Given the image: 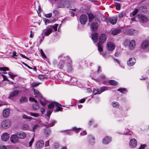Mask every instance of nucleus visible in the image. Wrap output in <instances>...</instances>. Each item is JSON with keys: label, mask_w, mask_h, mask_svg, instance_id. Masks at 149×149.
<instances>
[{"label": "nucleus", "mask_w": 149, "mask_h": 149, "mask_svg": "<svg viewBox=\"0 0 149 149\" xmlns=\"http://www.w3.org/2000/svg\"><path fill=\"white\" fill-rule=\"evenodd\" d=\"M107 36L104 33H102L99 36V41L97 44L98 50L99 52H101L102 50V43L104 42L106 40Z\"/></svg>", "instance_id": "obj_1"}, {"label": "nucleus", "mask_w": 149, "mask_h": 149, "mask_svg": "<svg viewBox=\"0 0 149 149\" xmlns=\"http://www.w3.org/2000/svg\"><path fill=\"white\" fill-rule=\"evenodd\" d=\"M54 105L57 107L56 109L54 110L55 112L61 111L62 110V108L60 107L61 106V105L56 102H51L47 105V106L49 109H53Z\"/></svg>", "instance_id": "obj_2"}, {"label": "nucleus", "mask_w": 149, "mask_h": 149, "mask_svg": "<svg viewBox=\"0 0 149 149\" xmlns=\"http://www.w3.org/2000/svg\"><path fill=\"white\" fill-rule=\"evenodd\" d=\"M69 4V2L67 0H61L58 5L59 8H62L67 7Z\"/></svg>", "instance_id": "obj_3"}, {"label": "nucleus", "mask_w": 149, "mask_h": 149, "mask_svg": "<svg viewBox=\"0 0 149 149\" xmlns=\"http://www.w3.org/2000/svg\"><path fill=\"white\" fill-rule=\"evenodd\" d=\"M68 59V61L69 62H68L66 63L65 67L67 68V71L70 72L72 71V69L71 64L72 61L71 59L69 58L68 56L67 57Z\"/></svg>", "instance_id": "obj_4"}, {"label": "nucleus", "mask_w": 149, "mask_h": 149, "mask_svg": "<svg viewBox=\"0 0 149 149\" xmlns=\"http://www.w3.org/2000/svg\"><path fill=\"white\" fill-rule=\"evenodd\" d=\"M53 31L52 28L50 27V26L47 27L46 29L44 30L42 32L44 34L45 36H49Z\"/></svg>", "instance_id": "obj_5"}, {"label": "nucleus", "mask_w": 149, "mask_h": 149, "mask_svg": "<svg viewBox=\"0 0 149 149\" xmlns=\"http://www.w3.org/2000/svg\"><path fill=\"white\" fill-rule=\"evenodd\" d=\"M10 122L9 120H6L2 122L1 126L3 129H7L10 126Z\"/></svg>", "instance_id": "obj_6"}, {"label": "nucleus", "mask_w": 149, "mask_h": 149, "mask_svg": "<svg viewBox=\"0 0 149 149\" xmlns=\"http://www.w3.org/2000/svg\"><path fill=\"white\" fill-rule=\"evenodd\" d=\"M87 17L86 15L82 14L80 16L79 20L80 23L82 24H85L87 22Z\"/></svg>", "instance_id": "obj_7"}, {"label": "nucleus", "mask_w": 149, "mask_h": 149, "mask_svg": "<svg viewBox=\"0 0 149 149\" xmlns=\"http://www.w3.org/2000/svg\"><path fill=\"white\" fill-rule=\"evenodd\" d=\"M139 18V21L140 23H144L148 21V19L147 17L143 16L141 15H138L137 16Z\"/></svg>", "instance_id": "obj_8"}, {"label": "nucleus", "mask_w": 149, "mask_h": 149, "mask_svg": "<svg viewBox=\"0 0 149 149\" xmlns=\"http://www.w3.org/2000/svg\"><path fill=\"white\" fill-rule=\"evenodd\" d=\"M11 141L13 143H16L19 141V138L16 135L13 134L10 138Z\"/></svg>", "instance_id": "obj_9"}, {"label": "nucleus", "mask_w": 149, "mask_h": 149, "mask_svg": "<svg viewBox=\"0 0 149 149\" xmlns=\"http://www.w3.org/2000/svg\"><path fill=\"white\" fill-rule=\"evenodd\" d=\"M107 48L109 51L113 50L115 48L114 44L112 42H109L107 44Z\"/></svg>", "instance_id": "obj_10"}, {"label": "nucleus", "mask_w": 149, "mask_h": 149, "mask_svg": "<svg viewBox=\"0 0 149 149\" xmlns=\"http://www.w3.org/2000/svg\"><path fill=\"white\" fill-rule=\"evenodd\" d=\"M44 144V141L40 140L37 141L35 144V147L37 148L40 149L43 146Z\"/></svg>", "instance_id": "obj_11"}, {"label": "nucleus", "mask_w": 149, "mask_h": 149, "mask_svg": "<svg viewBox=\"0 0 149 149\" xmlns=\"http://www.w3.org/2000/svg\"><path fill=\"white\" fill-rule=\"evenodd\" d=\"M9 134L7 133H4L1 136V139L4 141H7L9 138Z\"/></svg>", "instance_id": "obj_12"}, {"label": "nucleus", "mask_w": 149, "mask_h": 149, "mask_svg": "<svg viewBox=\"0 0 149 149\" xmlns=\"http://www.w3.org/2000/svg\"><path fill=\"white\" fill-rule=\"evenodd\" d=\"M17 135L19 139H24L26 137V134L23 132H17Z\"/></svg>", "instance_id": "obj_13"}, {"label": "nucleus", "mask_w": 149, "mask_h": 149, "mask_svg": "<svg viewBox=\"0 0 149 149\" xmlns=\"http://www.w3.org/2000/svg\"><path fill=\"white\" fill-rule=\"evenodd\" d=\"M137 143V141L135 139H132L130 140V145L131 147L134 148L136 146Z\"/></svg>", "instance_id": "obj_14"}, {"label": "nucleus", "mask_w": 149, "mask_h": 149, "mask_svg": "<svg viewBox=\"0 0 149 149\" xmlns=\"http://www.w3.org/2000/svg\"><path fill=\"white\" fill-rule=\"evenodd\" d=\"M136 62V60L134 58H130L127 61V65L129 66H132Z\"/></svg>", "instance_id": "obj_15"}, {"label": "nucleus", "mask_w": 149, "mask_h": 149, "mask_svg": "<svg viewBox=\"0 0 149 149\" xmlns=\"http://www.w3.org/2000/svg\"><path fill=\"white\" fill-rule=\"evenodd\" d=\"M56 123V122L55 121L52 120L51 121L50 124L48 123H45L43 125L47 128L51 127L54 126Z\"/></svg>", "instance_id": "obj_16"}, {"label": "nucleus", "mask_w": 149, "mask_h": 149, "mask_svg": "<svg viewBox=\"0 0 149 149\" xmlns=\"http://www.w3.org/2000/svg\"><path fill=\"white\" fill-rule=\"evenodd\" d=\"M98 25L97 22L92 23L91 24V28L93 31H95L97 29Z\"/></svg>", "instance_id": "obj_17"}, {"label": "nucleus", "mask_w": 149, "mask_h": 149, "mask_svg": "<svg viewBox=\"0 0 149 149\" xmlns=\"http://www.w3.org/2000/svg\"><path fill=\"white\" fill-rule=\"evenodd\" d=\"M130 43V45H129V48L130 50H133L135 48L136 46L135 41L134 40H131Z\"/></svg>", "instance_id": "obj_18"}, {"label": "nucleus", "mask_w": 149, "mask_h": 149, "mask_svg": "<svg viewBox=\"0 0 149 149\" xmlns=\"http://www.w3.org/2000/svg\"><path fill=\"white\" fill-rule=\"evenodd\" d=\"M10 110L8 109H4L3 111V115L4 117L6 118L9 115Z\"/></svg>", "instance_id": "obj_19"}, {"label": "nucleus", "mask_w": 149, "mask_h": 149, "mask_svg": "<svg viewBox=\"0 0 149 149\" xmlns=\"http://www.w3.org/2000/svg\"><path fill=\"white\" fill-rule=\"evenodd\" d=\"M19 91L18 90H15L10 93V96L9 98H10V97H13L17 96L19 94Z\"/></svg>", "instance_id": "obj_20"}, {"label": "nucleus", "mask_w": 149, "mask_h": 149, "mask_svg": "<svg viewBox=\"0 0 149 149\" xmlns=\"http://www.w3.org/2000/svg\"><path fill=\"white\" fill-rule=\"evenodd\" d=\"M127 33L132 35H136L137 34L138 31L134 29H130L127 31Z\"/></svg>", "instance_id": "obj_21"}, {"label": "nucleus", "mask_w": 149, "mask_h": 149, "mask_svg": "<svg viewBox=\"0 0 149 149\" xmlns=\"http://www.w3.org/2000/svg\"><path fill=\"white\" fill-rule=\"evenodd\" d=\"M131 40L130 39H127L125 40L123 43L124 46L125 47L129 48V45H130Z\"/></svg>", "instance_id": "obj_22"}, {"label": "nucleus", "mask_w": 149, "mask_h": 149, "mask_svg": "<svg viewBox=\"0 0 149 149\" xmlns=\"http://www.w3.org/2000/svg\"><path fill=\"white\" fill-rule=\"evenodd\" d=\"M121 31L119 29H113L111 30V34L113 35H116L119 33Z\"/></svg>", "instance_id": "obj_23"}, {"label": "nucleus", "mask_w": 149, "mask_h": 149, "mask_svg": "<svg viewBox=\"0 0 149 149\" xmlns=\"http://www.w3.org/2000/svg\"><path fill=\"white\" fill-rule=\"evenodd\" d=\"M111 138L107 136L104 138L102 140V142L104 144H107L111 141Z\"/></svg>", "instance_id": "obj_24"}, {"label": "nucleus", "mask_w": 149, "mask_h": 149, "mask_svg": "<svg viewBox=\"0 0 149 149\" xmlns=\"http://www.w3.org/2000/svg\"><path fill=\"white\" fill-rule=\"evenodd\" d=\"M109 21L111 24L112 25H114L116 23L117 19L116 17H112L109 18Z\"/></svg>", "instance_id": "obj_25"}, {"label": "nucleus", "mask_w": 149, "mask_h": 149, "mask_svg": "<svg viewBox=\"0 0 149 149\" xmlns=\"http://www.w3.org/2000/svg\"><path fill=\"white\" fill-rule=\"evenodd\" d=\"M148 42L146 41H144L141 44V47L143 49H145L148 47Z\"/></svg>", "instance_id": "obj_26"}, {"label": "nucleus", "mask_w": 149, "mask_h": 149, "mask_svg": "<svg viewBox=\"0 0 149 149\" xmlns=\"http://www.w3.org/2000/svg\"><path fill=\"white\" fill-rule=\"evenodd\" d=\"M33 91L34 93V95H35V97L36 99V97H41V95L39 92L36 89H33Z\"/></svg>", "instance_id": "obj_27"}, {"label": "nucleus", "mask_w": 149, "mask_h": 149, "mask_svg": "<svg viewBox=\"0 0 149 149\" xmlns=\"http://www.w3.org/2000/svg\"><path fill=\"white\" fill-rule=\"evenodd\" d=\"M98 34L96 33H94L92 36V39L94 42H96L98 39Z\"/></svg>", "instance_id": "obj_28"}, {"label": "nucleus", "mask_w": 149, "mask_h": 149, "mask_svg": "<svg viewBox=\"0 0 149 149\" xmlns=\"http://www.w3.org/2000/svg\"><path fill=\"white\" fill-rule=\"evenodd\" d=\"M64 61L61 60H60L58 64L59 68L61 70L63 69L64 67Z\"/></svg>", "instance_id": "obj_29"}, {"label": "nucleus", "mask_w": 149, "mask_h": 149, "mask_svg": "<svg viewBox=\"0 0 149 149\" xmlns=\"http://www.w3.org/2000/svg\"><path fill=\"white\" fill-rule=\"evenodd\" d=\"M39 99V101L40 102V103L42 105H45L46 104V100L43 98L41 95V97H38Z\"/></svg>", "instance_id": "obj_30"}, {"label": "nucleus", "mask_w": 149, "mask_h": 149, "mask_svg": "<svg viewBox=\"0 0 149 149\" xmlns=\"http://www.w3.org/2000/svg\"><path fill=\"white\" fill-rule=\"evenodd\" d=\"M88 16L89 18V21L90 22H91L95 18V16L92 13L88 14Z\"/></svg>", "instance_id": "obj_31"}, {"label": "nucleus", "mask_w": 149, "mask_h": 149, "mask_svg": "<svg viewBox=\"0 0 149 149\" xmlns=\"http://www.w3.org/2000/svg\"><path fill=\"white\" fill-rule=\"evenodd\" d=\"M28 101L27 98L25 97H21L19 100L20 103H23L27 102Z\"/></svg>", "instance_id": "obj_32"}, {"label": "nucleus", "mask_w": 149, "mask_h": 149, "mask_svg": "<svg viewBox=\"0 0 149 149\" xmlns=\"http://www.w3.org/2000/svg\"><path fill=\"white\" fill-rule=\"evenodd\" d=\"M39 125L36 124L34 125L33 128V132H35V130L36 129L39 128L40 127H42V125L39 123Z\"/></svg>", "instance_id": "obj_33"}, {"label": "nucleus", "mask_w": 149, "mask_h": 149, "mask_svg": "<svg viewBox=\"0 0 149 149\" xmlns=\"http://www.w3.org/2000/svg\"><path fill=\"white\" fill-rule=\"evenodd\" d=\"M109 82L110 85L112 86L117 85L118 84V83L114 80H110L109 81Z\"/></svg>", "instance_id": "obj_34"}, {"label": "nucleus", "mask_w": 149, "mask_h": 149, "mask_svg": "<svg viewBox=\"0 0 149 149\" xmlns=\"http://www.w3.org/2000/svg\"><path fill=\"white\" fill-rule=\"evenodd\" d=\"M138 12V10L137 9H135L134 11L132 13H131L130 14V16L131 17H133L136 15Z\"/></svg>", "instance_id": "obj_35"}, {"label": "nucleus", "mask_w": 149, "mask_h": 149, "mask_svg": "<svg viewBox=\"0 0 149 149\" xmlns=\"http://www.w3.org/2000/svg\"><path fill=\"white\" fill-rule=\"evenodd\" d=\"M51 130L50 129L45 130V131L44 134L47 137L50 135L51 133Z\"/></svg>", "instance_id": "obj_36"}, {"label": "nucleus", "mask_w": 149, "mask_h": 149, "mask_svg": "<svg viewBox=\"0 0 149 149\" xmlns=\"http://www.w3.org/2000/svg\"><path fill=\"white\" fill-rule=\"evenodd\" d=\"M118 91L120 92L123 93H125L127 92V89L125 88H120L118 90Z\"/></svg>", "instance_id": "obj_37"}, {"label": "nucleus", "mask_w": 149, "mask_h": 149, "mask_svg": "<svg viewBox=\"0 0 149 149\" xmlns=\"http://www.w3.org/2000/svg\"><path fill=\"white\" fill-rule=\"evenodd\" d=\"M93 93L94 95L96 94H100L99 89H94L93 92Z\"/></svg>", "instance_id": "obj_38"}, {"label": "nucleus", "mask_w": 149, "mask_h": 149, "mask_svg": "<svg viewBox=\"0 0 149 149\" xmlns=\"http://www.w3.org/2000/svg\"><path fill=\"white\" fill-rule=\"evenodd\" d=\"M58 26V24H55L54 25L50 26V27L54 29V31H56L57 29V27Z\"/></svg>", "instance_id": "obj_39"}, {"label": "nucleus", "mask_w": 149, "mask_h": 149, "mask_svg": "<svg viewBox=\"0 0 149 149\" xmlns=\"http://www.w3.org/2000/svg\"><path fill=\"white\" fill-rule=\"evenodd\" d=\"M29 128V126L27 124H24L23 125L22 129L23 130H27Z\"/></svg>", "instance_id": "obj_40"}, {"label": "nucleus", "mask_w": 149, "mask_h": 149, "mask_svg": "<svg viewBox=\"0 0 149 149\" xmlns=\"http://www.w3.org/2000/svg\"><path fill=\"white\" fill-rule=\"evenodd\" d=\"M88 139L90 142H94V138L91 135L88 136Z\"/></svg>", "instance_id": "obj_41"}, {"label": "nucleus", "mask_w": 149, "mask_h": 149, "mask_svg": "<svg viewBox=\"0 0 149 149\" xmlns=\"http://www.w3.org/2000/svg\"><path fill=\"white\" fill-rule=\"evenodd\" d=\"M107 90V88L106 87H101L99 89V90H100V93Z\"/></svg>", "instance_id": "obj_42"}, {"label": "nucleus", "mask_w": 149, "mask_h": 149, "mask_svg": "<svg viewBox=\"0 0 149 149\" xmlns=\"http://www.w3.org/2000/svg\"><path fill=\"white\" fill-rule=\"evenodd\" d=\"M125 13L124 11H123L120 13L119 15V17L120 18H122L125 16Z\"/></svg>", "instance_id": "obj_43"}, {"label": "nucleus", "mask_w": 149, "mask_h": 149, "mask_svg": "<svg viewBox=\"0 0 149 149\" xmlns=\"http://www.w3.org/2000/svg\"><path fill=\"white\" fill-rule=\"evenodd\" d=\"M33 107L34 110H36L39 108V106L37 104V103H36V104L33 105Z\"/></svg>", "instance_id": "obj_44"}, {"label": "nucleus", "mask_w": 149, "mask_h": 149, "mask_svg": "<svg viewBox=\"0 0 149 149\" xmlns=\"http://www.w3.org/2000/svg\"><path fill=\"white\" fill-rule=\"evenodd\" d=\"M0 70L3 71L9 70V68H8L5 67H0Z\"/></svg>", "instance_id": "obj_45"}, {"label": "nucleus", "mask_w": 149, "mask_h": 149, "mask_svg": "<svg viewBox=\"0 0 149 149\" xmlns=\"http://www.w3.org/2000/svg\"><path fill=\"white\" fill-rule=\"evenodd\" d=\"M39 85V84L36 82H33L31 84V87H35Z\"/></svg>", "instance_id": "obj_46"}, {"label": "nucleus", "mask_w": 149, "mask_h": 149, "mask_svg": "<svg viewBox=\"0 0 149 149\" xmlns=\"http://www.w3.org/2000/svg\"><path fill=\"white\" fill-rule=\"evenodd\" d=\"M30 114L31 116L36 117H37L39 116L38 113H34L32 112H31L30 113Z\"/></svg>", "instance_id": "obj_47"}, {"label": "nucleus", "mask_w": 149, "mask_h": 149, "mask_svg": "<svg viewBox=\"0 0 149 149\" xmlns=\"http://www.w3.org/2000/svg\"><path fill=\"white\" fill-rule=\"evenodd\" d=\"M9 75L10 76V77L13 79H14V77L16 76V75H14L12 74L11 72H9L8 73Z\"/></svg>", "instance_id": "obj_48"}, {"label": "nucleus", "mask_w": 149, "mask_h": 149, "mask_svg": "<svg viewBox=\"0 0 149 149\" xmlns=\"http://www.w3.org/2000/svg\"><path fill=\"white\" fill-rule=\"evenodd\" d=\"M81 128H77L75 127L72 128V130H74L76 133H78L79 130Z\"/></svg>", "instance_id": "obj_49"}, {"label": "nucleus", "mask_w": 149, "mask_h": 149, "mask_svg": "<svg viewBox=\"0 0 149 149\" xmlns=\"http://www.w3.org/2000/svg\"><path fill=\"white\" fill-rule=\"evenodd\" d=\"M40 53H41V55L44 58H46V55L45 54L43 50L42 49L40 50Z\"/></svg>", "instance_id": "obj_50"}, {"label": "nucleus", "mask_w": 149, "mask_h": 149, "mask_svg": "<svg viewBox=\"0 0 149 149\" xmlns=\"http://www.w3.org/2000/svg\"><path fill=\"white\" fill-rule=\"evenodd\" d=\"M63 132H64V134H69L71 132V130H66L64 131H63Z\"/></svg>", "instance_id": "obj_51"}, {"label": "nucleus", "mask_w": 149, "mask_h": 149, "mask_svg": "<svg viewBox=\"0 0 149 149\" xmlns=\"http://www.w3.org/2000/svg\"><path fill=\"white\" fill-rule=\"evenodd\" d=\"M146 146V144H141L139 148V149H144Z\"/></svg>", "instance_id": "obj_52"}, {"label": "nucleus", "mask_w": 149, "mask_h": 149, "mask_svg": "<svg viewBox=\"0 0 149 149\" xmlns=\"http://www.w3.org/2000/svg\"><path fill=\"white\" fill-rule=\"evenodd\" d=\"M2 75V77H3V78L4 80L7 81H10L8 79L7 77L6 76L4 75H3V74Z\"/></svg>", "instance_id": "obj_53"}, {"label": "nucleus", "mask_w": 149, "mask_h": 149, "mask_svg": "<svg viewBox=\"0 0 149 149\" xmlns=\"http://www.w3.org/2000/svg\"><path fill=\"white\" fill-rule=\"evenodd\" d=\"M34 138H32L31 141L29 142V146L31 147L32 146L33 143L34 141Z\"/></svg>", "instance_id": "obj_54"}, {"label": "nucleus", "mask_w": 149, "mask_h": 149, "mask_svg": "<svg viewBox=\"0 0 149 149\" xmlns=\"http://www.w3.org/2000/svg\"><path fill=\"white\" fill-rule=\"evenodd\" d=\"M112 105L113 107H117L119 106L117 102H113L112 103Z\"/></svg>", "instance_id": "obj_55"}, {"label": "nucleus", "mask_w": 149, "mask_h": 149, "mask_svg": "<svg viewBox=\"0 0 149 149\" xmlns=\"http://www.w3.org/2000/svg\"><path fill=\"white\" fill-rule=\"evenodd\" d=\"M17 55H16V52L15 51H14L13 53V55L11 56L12 57L14 58H15L17 59V58L15 57L14 56H16Z\"/></svg>", "instance_id": "obj_56"}, {"label": "nucleus", "mask_w": 149, "mask_h": 149, "mask_svg": "<svg viewBox=\"0 0 149 149\" xmlns=\"http://www.w3.org/2000/svg\"><path fill=\"white\" fill-rule=\"evenodd\" d=\"M29 100L31 101L35 102L36 103H37V101L33 98L30 97L29 98Z\"/></svg>", "instance_id": "obj_57"}, {"label": "nucleus", "mask_w": 149, "mask_h": 149, "mask_svg": "<svg viewBox=\"0 0 149 149\" xmlns=\"http://www.w3.org/2000/svg\"><path fill=\"white\" fill-rule=\"evenodd\" d=\"M120 5L119 3H117L116 4V9L118 10H119L120 9Z\"/></svg>", "instance_id": "obj_58"}, {"label": "nucleus", "mask_w": 149, "mask_h": 149, "mask_svg": "<svg viewBox=\"0 0 149 149\" xmlns=\"http://www.w3.org/2000/svg\"><path fill=\"white\" fill-rule=\"evenodd\" d=\"M52 16V14L51 13H49L46 15L45 17L47 18H50Z\"/></svg>", "instance_id": "obj_59"}, {"label": "nucleus", "mask_w": 149, "mask_h": 149, "mask_svg": "<svg viewBox=\"0 0 149 149\" xmlns=\"http://www.w3.org/2000/svg\"><path fill=\"white\" fill-rule=\"evenodd\" d=\"M58 11L56 10H54L53 11V13L55 16H56L58 15Z\"/></svg>", "instance_id": "obj_60"}, {"label": "nucleus", "mask_w": 149, "mask_h": 149, "mask_svg": "<svg viewBox=\"0 0 149 149\" xmlns=\"http://www.w3.org/2000/svg\"><path fill=\"white\" fill-rule=\"evenodd\" d=\"M20 55L22 57V58H26V59H27L28 60H29V58H28L26 57V56L24 55H23V54H20Z\"/></svg>", "instance_id": "obj_61"}, {"label": "nucleus", "mask_w": 149, "mask_h": 149, "mask_svg": "<svg viewBox=\"0 0 149 149\" xmlns=\"http://www.w3.org/2000/svg\"><path fill=\"white\" fill-rule=\"evenodd\" d=\"M86 133L85 131H83L80 134L81 136H84L86 135Z\"/></svg>", "instance_id": "obj_62"}, {"label": "nucleus", "mask_w": 149, "mask_h": 149, "mask_svg": "<svg viewBox=\"0 0 149 149\" xmlns=\"http://www.w3.org/2000/svg\"><path fill=\"white\" fill-rule=\"evenodd\" d=\"M43 20L46 24H47V23H49V20L47 19H44Z\"/></svg>", "instance_id": "obj_63"}, {"label": "nucleus", "mask_w": 149, "mask_h": 149, "mask_svg": "<svg viewBox=\"0 0 149 149\" xmlns=\"http://www.w3.org/2000/svg\"><path fill=\"white\" fill-rule=\"evenodd\" d=\"M0 149H7V148L4 146H0Z\"/></svg>", "instance_id": "obj_64"}]
</instances>
